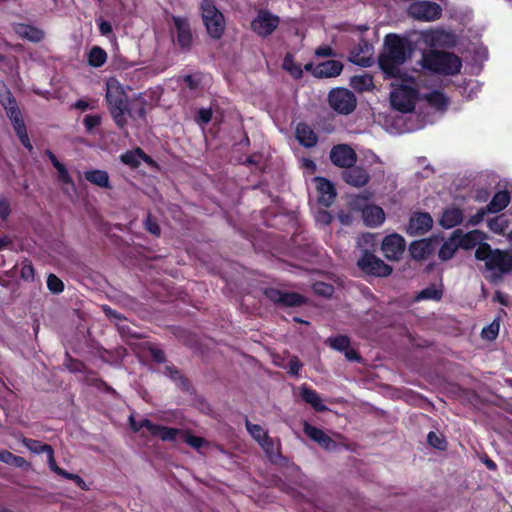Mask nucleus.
<instances>
[{
    "mask_svg": "<svg viewBox=\"0 0 512 512\" xmlns=\"http://www.w3.org/2000/svg\"><path fill=\"white\" fill-rule=\"evenodd\" d=\"M413 43L406 37L388 34L384 39V51L379 56V66L389 78L400 77V66L412 55Z\"/></svg>",
    "mask_w": 512,
    "mask_h": 512,
    "instance_id": "f257e3e1",
    "label": "nucleus"
},
{
    "mask_svg": "<svg viewBox=\"0 0 512 512\" xmlns=\"http://www.w3.org/2000/svg\"><path fill=\"white\" fill-rule=\"evenodd\" d=\"M476 259L485 262L489 272L488 280L497 283L502 280L504 274L512 271V255L500 249H491L487 243L479 244L475 251Z\"/></svg>",
    "mask_w": 512,
    "mask_h": 512,
    "instance_id": "f03ea898",
    "label": "nucleus"
},
{
    "mask_svg": "<svg viewBox=\"0 0 512 512\" xmlns=\"http://www.w3.org/2000/svg\"><path fill=\"white\" fill-rule=\"evenodd\" d=\"M420 64L424 70L442 76L457 75L462 68V60L458 55L437 49L425 50Z\"/></svg>",
    "mask_w": 512,
    "mask_h": 512,
    "instance_id": "7ed1b4c3",
    "label": "nucleus"
},
{
    "mask_svg": "<svg viewBox=\"0 0 512 512\" xmlns=\"http://www.w3.org/2000/svg\"><path fill=\"white\" fill-rule=\"evenodd\" d=\"M105 99L116 125L119 128H123V108L128 101V97L120 82L114 77H111L106 81Z\"/></svg>",
    "mask_w": 512,
    "mask_h": 512,
    "instance_id": "20e7f679",
    "label": "nucleus"
},
{
    "mask_svg": "<svg viewBox=\"0 0 512 512\" xmlns=\"http://www.w3.org/2000/svg\"><path fill=\"white\" fill-rule=\"evenodd\" d=\"M200 10L207 34L214 40H220L226 29L223 13L216 7L213 0H202Z\"/></svg>",
    "mask_w": 512,
    "mask_h": 512,
    "instance_id": "39448f33",
    "label": "nucleus"
},
{
    "mask_svg": "<svg viewBox=\"0 0 512 512\" xmlns=\"http://www.w3.org/2000/svg\"><path fill=\"white\" fill-rule=\"evenodd\" d=\"M330 108L339 115H349L357 106L355 94L344 87L332 88L327 98Z\"/></svg>",
    "mask_w": 512,
    "mask_h": 512,
    "instance_id": "423d86ee",
    "label": "nucleus"
},
{
    "mask_svg": "<svg viewBox=\"0 0 512 512\" xmlns=\"http://www.w3.org/2000/svg\"><path fill=\"white\" fill-rule=\"evenodd\" d=\"M280 17L269 10L261 9L251 21V30L262 38L270 36L279 26Z\"/></svg>",
    "mask_w": 512,
    "mask_h": 512,
    "instance_id": "0eeeda50",
    "label": "nucleus"
},
{
    "mask_svg": "<svg viewBox=\"0 0 512 512\" xmlns=\"http://www.w3.org/2000/svg\"><path fill=\"white\" fill-rule=\"evenodd\" d=\"M370 194L367 196H357L351 201V206L355 210L362 212L364 223L370 227H377L385 220V213L383 209L377 205H367L362 207L361 202L368 200Z\"/></svg>",
    "mask_w": 512,
    "mask_h": 512,
    "instance_id": "6e6552de",
    "label": "nucleus"
},
{
    "mask_svg": "<svg viewBox=\"0 0 512 512\" xmlns=\"http://www.w3.org/2000/svg\"><path fill=\"white\" fill-rule=\"evenodd\" d=\"M417 92L413 87L401 86L390 94L392 107L402 113L412 112L415 108Z\"/></svg>",
    "mask_w": 512,
    "mask_h": 512,
    "instance_id": "1a4fd4ad",
    "label": "nucleus"
},
{
    "mask_svg": "<svg viewBox=\"0 0 512 512\" xmlns=\"http://www.w3.org/2000/svg\"><path fill=\"white\" fill-rule=\"evenodd\" d=\"M3 92H0V103L3 106L7 117L10 119L13 128H26L22 112L16 98L11 91L3 85Z\"/></svg>",
    "mask_w": 512,
    "mask_h": 512,
    "instance_id": "9d476101",
    "label": "nucleus"
},
{
    "mask_svg": "<svg viewBox=\"0 0 512 512\" xmlns=\"http://www.w3.org/2000/svg\"><path fill=\"white\" fill-rule=\"evenodd\" d=\"M409 14L421 21H434L441 17V6L433 1H419L409 7Z\"/></svg>",
    "mask_w": 512,
    "mask_h": 512,
    "instance_id": "9b49d317",
    "label": "nucleus"
},
{
    "mask_svg": "<svg viewBox=\"0 0 512 512\" xmlns=\"http://www.w3.org/2000/svg\"><path fill=\"white\" fill-rule=\"evenodd\" d=\"M357 265L365 273L378 277L388 276L392 272V268L389 265L385 264L380 258L369 253V251H365L363 253V256L357 261Z\"/></svg>",
    "mask_w": 512,
    "mask_h": 512,
    "instance_id": "f8f14e48",
    "label": "nucleus"
},
{
    "mask_svg": "<svg viewBox=\"0 0 512 512\" xmlns=\"http://www.w3.org/2000/svg\"><path fill=\"white\" fill-rule=\"evenodd\" d=\"M148 106L146 98L141 94L128 99L123 108L124 126L127 124V116L138 124H140V121L145 122Z\"/></svg>",
    "mask_w": 512,
    "mask_h": 512,
    "instance_id": "ddd939ff",
    "label": "nucleus"
},
{
    "mask_svg": "<svg viewBox=\"0 0 512 512\" xmlns=\"http://www.w3.org/2000/svg\"><path fill=\"white\" fill-rule=\"evenodd\" d=\"M172 21L176 30V44L183 51H189L193 44V35L188 19L181 16H172Z\"/></svg>",
    "mask_w": 512,
    "mask_h": 512,
    "instance_id": "4468645a",
    "label": "nucleus"
},
{
    "mask_svg": "<svg viewBox=\"0 0 512 512\" xmlns=\"http://www.w3.org/2000/svg\"><path fill=\"white\" fill-rule=\"evenodd\" d=\"M331 162L340 168H351L357 161L356 152L347 144H338L330 151Z\"/></svg>",
    "mask_w": 512,
    "mask_h": 512,
    "instance_id": "2eb2a0df",
    "label": "nucleus"
},
{
    "mask_svg": "<svg viewBox=\"0 0 512 512\" xmlns=\"http://www.w3.org/2000/svg\"><path fill=\"white\" fill-rule=\"evenodd\" d=\"M381 250L388 260H398L405 250V240L398 234L386 236L382 241Z\"/></svg>",
    "mask_w": 512,
    "mask_h": 512,
    "instance_id": "dca6fc26",
    "label": "nucleus"
},
{
    "mask_svg": "<svg viewBox=\"0 0 512 512\" xmlns=\"http://www.w3.org/2000/svg\"><path fill=\"white\" fill-rule=\"evenodd\" d=\"M264 294L270 301L288 307L300 306L304 303V298L294 292H283L275 288H267Z\"/></svg>",
    "mask_w": 512,
    "mask_h": 512,
    "instance_id": "f3484780",
    "label": "nucleus"
},
{
    "mask_svg": "<svg viewBox=\"0 0 512 512\" xmlns=\"http://www.w3.org/2000/svg\"><path fill=\"white\" fill-rule=\"evenodd\" d=\"M432 225L433 219L429 213L416 212L411 215L406 231L410 235H422L428 232Z\"/></svg>",
    "mask_w": 512,
    "mask_h": 512,
    "instance_id": "a211bd4d",
    "label": "nucleus"
},
{
    "mask_svg": "<svg viewBox=\"0 0 512 512\" xmlns=\"http://www.w3.org/2000/svg\"><path fill=\"white\" fill-rule=\"evenodd\" d=\"M440 245L438 238L415 241L410 245V253L414 259L421 260L432 255Z\"/></svg>",
    "mask_w": 512,
    "mask_h": 512,
    "instance_id": "6ab92c4d",
    "label": "nucleus"
},
{
    "mask_svg": "<svg viewBox=\"0 0 512 512\" xmlns=\"http://www.w3.org/2000/svg\"><path fill=\"white\" fill-rule=\"evenodd\" d=\"M304 433L325 450L331 451L337 448V443L329 435L322 429L314 427L307 422L304 423Z\"/></svg>",
    "mask_w": 512,
    "mask_h": 512,
    "instance_id": "aec40b11",
    "label": "nucleus"
},
{
    "mask_svg": "<svg viewBox=\"0 0 512 512\" xmlns=\"http://www.w3.org/2000/svg\"><path fill=\"white\" fill-rule=\"evenodd\" d=\"M342 178L348 185L360 188L369 182L370 175L366 169L359 166H352L343 171Z\"/></svg>",
    "mask_w": 512,
    "mask_h": 512,
    "instance_id": "412c9836",
    "label": "nucleus"
},
{
    "mask_svg": "<svg viewBox=\"0 0 512 512\" xmlns=\"http://www.w3.org/2000/svg\"><path fill=\"white\" fill-rule=\"evenodd\" d=\"M343 67V63L339 60L323 61L316 65L314 77L319 79L337 77L341 74Z\"/></svg>",
    "mask_w": 512,
    "mask_h": 512,
    "instance_id": "4be33fe9",
    "label": "nucleus"
},
{
    "mask_svg": "<svg viewBox=\"0 0 512 512\" xmlns=\"http://www.w3.org/2000/svg\"><path fill=\"white\" fill-rule=\"evenodd\" d=\"M22 443L32 453H35V454L45 453L47 455L48 465L51 470H53L54 467L57 465L55 458H54L53 448L50 445L44 444L38 440H33V439H28V438H24Z\"/></svg>",
    "mask_w": 512,
    "mask_h": 512,
    "instance_id": "5701e85b",
    "label": "nucleus"
},
{
    "mask_svg": "<svg viewBox=\"0 0 512 512\" xmlns=\"http://www.w3.org/2000/svg\"><path fill=\"white\" fill-rule=\"evenodd\" d=\"M121 161L131 168H137L141 161H144L151 167H156V162L151 157L146 155L140 148H136L121 155Z\"/></svg>",
    "mask_w": 512,
    "mask_h": 512,
    "instance_id": "b1692460",
    "label": "nucleus"
},
{
    "mask_svg": "<svg viewBox=\"0 0 512 512\" xmlns=\"http://www.w3.org/2000/svg\"><path fill=\"white\" fill-rule=\"evenodd\" d=\"M315 181L320 194V202L326 207L330 206L336 197V189L333 183L323 177H316Z\"/></svg>",
    "mask_w": 512,
    "mask_h": 512,
    "instance_id": "393cba45",
    "label": "nucleus"
},
{
    "mask_svg": "<svg viewBox=\"0 0 512 512\" xmlns=\"http://www.w3.org/2000/svg\"><path fill=\"white\" fill-rule=\"evenodd\" d=\"M144 425L152 435L158 436L163 441H174L177 435L181 433L179 429L156 425L151 421H145Z\"/></svg>",
    "mask_w": 512,
    "mask_h": 512,
    "instance_id": "a878e982",
    "label": "nucleus"
},
{
    "mask_svg": "<svg viewBox=\"0 0 512 512\" xmlns=\"http://www.w3.org/2000/svg\"><path fill=\"white\" fill-rule=\"evenodd\" d=\"M15 31L21 38L34 43L41 42L45 37V33L41 29L30 24L20 23L15 28Z\"/></svg>",
    "mask_w": 512,
    "mask_h": 512,
    "instance_id": "bb28decb",
    "label": "nucleus"
},
{
    "mask_svg": "<svg viewBox=\"0 0 512 512\" xmlns=\"http://www.w3.org/2000/svg\"><path fill=\"white\" fill-rule=\"evenodd\" d=\"M462 220V210L457 207L451 206L444 209L442 216L439 220V223L442 227L449 229L460 224Z\"/></svg>",
    "mask_w": 512,
    "mask_h": 512,
    "instance_id": "cd10ccee",
    "label": "nucleus"
},
{
    "mask_svg": "<svg viewBox=\"0 0 512 512\" xmlns=\"http://www.w3.org/2000/svg\"><path fill=\"white\" fill-rule=\"evenodd\" d=\"M458 233H460V230L454 231L453 235L439 248L438 256L441 260L447 261L454 256L455 252L459 248Z\"/></svg>",
    "mask_w": 512,
    "mask_h": 512,
    "instance_id": "c85d7f7f",
    "label": "nucleus"
},
{
    "mask_svg": "<svg viewBox=\"0 0 512 512\" xmlns=\"http://www.w3.org/2000/svg\"><path fill=\"white\" fill-rule=\"evenodd\" d=\"M484 239V234L479 230H473L466 234L458 233L459 247L463 249H472L477 244H482L481 241Z\"/></svg>",
    "mask_w": 512,
    "mask_h": 512,
    "instance_id": "c756f323",
    "label": "nucleus"
},
{
    "mask_svg": "<svg viewBox=\"0 0 512 512\" xmlns=\"http://www.w3.org/2000/svg\"><path fill=\"white\" fill-rule=\"evenodd\" d=\"M58 174V180L62 183L63 192L69 197L72 198L76 194V186L71 178L68 170L65 165L61 168L56 169Z\"/></svg>",
    "mask_w": 512,
    "mask_h": 512,
    "instance_id": "7c9ffc66",
    "label": "nucleus"
},
{
    "mask_svg": "<svg viewBox=\"0 0 512 512\" xmlns=\"http://www.w3.org/2000/svg\"><path fill=\"white\" fill-rule=\"evenodd\" d=\"M301 397L306 403L310 404L316 411L327 410V407L322 403V399L316 391L307 387H302Z\"/></svg>",
    "mask_w": 512,
    "mask_h": 512,
    "instance_id": "2f4dec72",
    "label": "nucleus"
},
{
    "mask_svg": "<svg viewBox=\"0 0 512 512\" xmlns=\"http://www.w3.org/2000/svg\"><path fill=\"white\" fill-rule=\"evenodd\" d=\"M349 84L358 92L370 91L374 87L373 78L369 74L355 75L351 77Z\"/></svg>",
    "mask_w": 512,
    "mask_h": 512,
    "instance_id": "473e14b6",
    "label": "nucleus"
},
{
    "mask_svg": "<svg viewBox=\"0 0 512 512\" xmlns=\"http://www.w3.org/2000/svg\"><path fill=\"white\" fill-rule=\"evenodd\" d=\"M510 202V195L507 191L496 193L487 206V211L496 213L503 210Z\"/></svg>",
    "mask_w": 512,
    "mask_h": 512,
    "instance_id": "72a5a7b5",
    "label": "nucleus"
},
{
    "mask_svg": "<svg viewBox=\"0 0 512 512\" xmlns=\"http://www.w3.org/2000/svg\"><path fill=\"white\" fill-rule=\"evenodd\" d=\"M87 61L90 66L99 68L106 63L107 53L103 48L93 46L88 53Z\"/></svg>",
    "mask_w": 512,
    "mask_h": 512,
    "instance_id": "f704fd0d",
    "label": "nucleus"
},
{
    "mask_svg": "<svg viewBox=\"0 0 512 512\" xmlns=\"http://www.w3.org/2000/svg\"><path fill=\"white\" fill-rule=\"evenodd\" d=\"M282 67L294 79H301L303 77V69L300 64L296 63L291 53H287L283 59Z\"/></svg>",
    "mask_w": 512,
    "mask_h": 512,
    "instance_id": "c9c22d12",
    "label": "nucleus"
},
{
    "mask_svg": "<svg viewBox=\"0 0 512 512\" xmlns=\"http://www.w3.org/2000/svg\"><path fill=\"white\" fill-rule=\"evenodd\" d=\"M85 178L92 184L99 187L109 188V176L108 173L102 170H92L85 173Z\"/></svg>",
    "mask_w": 512,
    "mask_h": 512,
    "instance_id": "e433bc0d",
    "label": "nucleus"
},
{
    "mask_svg": "<svg viewBox=\"0 0 512 512\" xmlns=\"http://www.w3.org/2000/svg\"><path fill=\"white\" fill-rule=\"evenodd\" d=\"M427 99L430 105L435 107L437 110H446L449 105V99L441 91L431 92Z\"/></svg>",
    "mask_w": 512,
    "mask_h": 512,
    "instance_id": "4c0bfd02",
    "label": "nucleus"
},
{
    "mask_svg": "<svg viewBox=\"0 0 512 512\" xmlns=\"http://www.w3.org/2000/svg\"><path fill=\"white\" fill-rule=\"evenodd\" d=\"M325 343L334 350L344 352L350 346V339L345 335H338L327 338Z\"/></svg>",
    "mask_w": 512,
    "mask_h": 512,
    "instance_id": "58836bf2",
    "label": "nucleus"
},
{
    "mask_svg": "<svg viewBox=\"0 0 512 512\" xmlns=\"http://www.w3.org/2000/svg\"><path fill=\"white\" fill-rule=\"evenodd\" d=\"M509 226V221L504 215L496 216L488 221L489 229L496 234H503Z\"/></svg>",
    "mask_w": 512,
    "mask_h": 512,
    "instance_id": "ea45409f",
    "label": "nucleus"
},
{
    "mask_svg": "<svg viewBox=\"0 0 512 512\" xmlns=\"http://www.w3.org/2000/svg\"><path fill=\"white\" fill-rule=\"evenodd\" d=\"M296 138L305 147H313L318 139L314 130H296Z\"/></svg>",
    "mask_w": 512,
    "mask_h": 512,
    "instance_id": "a19ab883",
    "label": "nucleus"
},
{
    "mask_svg": "<svg viewBox=\"0 0 512 512\" xmlns=\"http://www.w3.org/2000/svg\"><path fill=\"white\" fill-rule=\"evenodd\" d=\"M213 111L212 108H200L194 115L196 124L203 126L208 124L212 119Z\"/></svg>",
    "mask_w": 512,
    "mask_h": 512,
    "instance_id": "79ce46f5",
    "label": "nucleus"
},
{
    "mask_svg": "<svg viewBox=\"0 0 512 512\" xmlns=\"http://www.w3.org/2000/svg\"><path fill=\"white\" fill-rule=\"evenodd\" d=\"M47 287L50 292L59 294L64 290V283L55 274H49L47 278Z\"/></svg>",
    "mask_w": 512,
    "mask_h": 512,
    "instance_id": "37998d69",
    "label": "nucleus"
},
{
    "mask_svg": "<svg viewBox=\"0 0 512 512\" xmlns=\"http://www.w3.org/2000/svg\"><path fill=\"white\" fill-rule=\"evenodd\" d=\"M442 297V291L437 289L435 286H430L423 289L417 299H431V300H440Z\"/></svg>",
    "mask_w": 512,
    "mask_h": 512,
    "instance_id": "c03bdc74",
    "label": "nucleus"
},
{
    "mask_svg": "<svg viewBox=\"0 0 512 512\" xmlns=\"http://www.w3.org/2000/svg\"><path fill=\"white\" fill-rule=\"evenodd\" d=\"M52 471H54L56 474L65 479L74 481L81 488L85 486V482L80 476L73 473H69L64 469L60 468L58 465H56Z\"/></svg>",
    "mask_w": 512,
    "mask_h": 512,
    "instance_id": "a18cd8bd",
    "label": "nucleus"
},
{
    "mask_svg": "<svg viewBox=\"0 0 512 512\" xmlns=\"http://www.w3.org/2000/svg\"><path fill=\"white\" fill-rule=\"evenodd\" d=\"M246 427L251 436L259 443L263 439H265L268 435L264 431V429L257 424H251L249 421H246Z\"/></svg>",
    "mask_w": 512,
    "mask_h": 512,
    "instance_id": "49530a36",
    "label": "nucleus"
},
{
    "mask_svg": "<svg viewBox=\"0 0 512 512\" xmlns=\"http://www.w3.org/2000/svg\"><path fill=\"white\" fill-rule=\"evenodd\" d=\"M371 49V45L364 39H361V41L359 42L358 46L355 47L353 49V51L351 52L353 57L355 58L354 59V62L358 63V64H364V59H358L357 57L360 56L361 53H365V52H369Z\"/></svg>",
    "mask_w": 512,
    "mask_h": 512,
    "instance_id": "de8ad7c7",
    "label": "nucleus"
},
{
    "mask_svg": "<svg viewBox=\"0 0 512 512\" xmlns=\"http://www.w3.org/2000/svg\"><path fill=\"white\" fill-rule=\"evenodd\" d=\"M499 333V323L493 321L487 327H484L481 332V336L487 340H494Z\"/></svg>",
    "mask_w": 512,
    "mask_h": 512,
    "instance_id": "09e8293b",
    "label": "nucleus"
},
{
    "mask_svg": "<svg viewBox=\"0 0 512 512\" xmlns=\"http://www.w3.org/2000/svg\"><path fill=\"white\" fill-rule=\"evenodd\" d=\"M427 441L432 447L437 448L439 450H444L447 445L445 439L435 432H430L428 434Z\"/></svg>",
    "mask_w": 512,
    "mask_h": 512,
    "instance_id": "8fccbe9b",
    "label": "nucleus"
},
{
    "mask_svg": "<svg viewBox=\"0 0 512 512\" xmlns=\"http://www.w3.org/2000/svg\"><path fill=\"white\" fill-rule=\"evenodd\" d=\"M185 442L196 450L203 447L206 441L201 437H196L188 432L183 433Z\"/></svg>",
    "mask_w": 512,
    "mask_h": 512,
    "instance_id": "3c124183",
    "label": "nucleus"
},
{
    "mask_svg": "<svg viewBox=\"0 0 512 512\" xmlns=\"http://www.w3.org/2000/svg\"><path fill=\"white\" fill-rule=\"evenodd\" d=\"M261 447L264 449L266 454L270 459L274 458L277 454V449L275 448V445L273 441L267 436L265 439L259 442Z\"/></svg>",
    "mask_w": 512,
    "mask_h": 512,
    "instance_id": "603ef678",
    "label": "nucleus"
},
{
    "mask_svg": "<svg viewBox=\"0 0 512 512\" xmlns=\"http://www.w3.org/2000/svg\"><path fill=\"white\" fill-rule=\"evenodd\" d=\"M96 23L98 25L99 32L102 36H109L113 33V27L112 24L104 20L102 17L96 20Z\"/></svg>",
    "mask_w": 512,
    "mask_h": 512,
    "instance_id": "864d4df0",
    "label": "nucleus"
},
{
    "mask_svg": "<svg viewBox=\"0 0 512 512\" xmlns=\"http://www.w3.org/2000/svg\"><path fill=\"white\" fill-rule=\"evenodd\" d=\"M374 245V235L367 233L363 234L358 240V246L363 248L364 252L368 251Z\"/></svg>",
    "mask_w": 512,
    "mask_h": 512,
    "instance_id": "5fc2aeb1",
    "label": "nucleus"
},
{
    "mask_svg": "<svg viewBox=\"0 0 512 512\" xmlns=\"http://www.w3.org/2000/svg\"><path fill=\"white\" fill-rule=\"evenodd\" d=\"M101 123V116L99 114L86 115L83 119L85 128H96Z\"/></svg>",
    "mask_w": 512,
    "mask_h": 512,
    "instance_id": "6e6d98bb",
    "label": "nucleus"
},
{
    "mask_svg": "<svg viewBox=\"0 0 512 512\" xmlns=\"http://www.w3.org/2000/svg\"><path fill=\"white\" fill-rule=\"evenodd\" d=\"M11 213L10 202L8 199L0 198V219L6 221Z\"/></svg>",
    "mask_w": 512,
    "mask_h": 512,
    "instance_id": "4d7b16f0",
    "label": "nucleus"
},
{
    "mask_svg": "<svg viewBox=\"0 0 512 512\" xmlns=\"http://www.w3.org/2000/svg\"><path fill=\"white\" fill-rule=\"evenodd\" d=\"M302 367V363L300 362L297 356H292L288 361V369L289 373L298 376V373Z\"/></svg>",
    "mask_w": 512,
    "mask_h": 512,
    "instance_id": "13d9d810",
    "label": "nucleus"
},
{
    "mask_svg": "<svg viewBox=\"0 0 512 512\" xmlns=\"http://www.w3.org/2000/svg\"><path fill=\"white\" fill-rule=\"evenodd\" d=\"M145 227L151 234L156 236L160 235V227L157 222L152 219L150 214L145 220Z\"/></svg>",
    "mask_w": 512,
    "mask_h": 512,
    "instance_id": "bf43d9fd",
    "label": "nucleus"
},
{
    "mask_svg": "<svg viewBox=\"0 0 512 512\" xmlns=\"http://www.w3.org/2000/svg\"><path fill=\"white\" fill-rule=\"evenodd\" d=\"M21 278L24 280L34 279V268L30 263L24 264L21 268Z\"/></svg>",
    "mask_w": 512,
    "mask_h": 512,
    "instance_id": "052dcab7",
    "label": "nucleus"
},
{
    "mask_svg": "<svg viewBox=\"0 0 512 512\" xmlns=\"http://www.w3.org/2000/svg\"><path fill=\"white\" fill-rule=\"evenodd\" d=\"M315 55L318 57H332V56H335V52L330 46L323 45V46H319L315 50Z\"/></svg>",
    "mask_w": 512,
    "mask_h": 512,
    "instance_id": "680f3d73",
    "label": "nucleus"
},
{
    "mask_svg": "<svg viewBox=\"0 0 512 512\" xmlns=\"http://www.w3.org/2000/svg\"><path fill=\"white\" fill-rule=\"evenodd\" d=\"M18 132V138L20 142L29 150L31 151L33 149L32 144L29 140V137L27 135V130H17Z\"/></svg>",
    "mask_w": 512,
    "mask_h": 512,
    "instance_id": "e2e57ef3",
    "label": "nucleus"
},
{
    "mask_svg": "<svg viewBox=\"0 0 512 512\" xmlns=\"http://www.w3.org/2000/svg\"><path fill=\"white\" fill-rule=\"evenodd\" d=\"M150 354L153 360H155L158 363H162L165 361V354L164 352L156 347L150 348Z\"/></svg>",
    "mask_w": 512,
    "mask_h": 512,
    "instance_id": "0e129e2a",
    "label": "nucleus"
},
{
    "mask_svg": "<svg viewBox=\"0 0 512 512\" xmlns=\"http://www.w3.org/2000/svg\"><path fill=\"white\" fill-rule=\"evenodd\" d=\"M72 107L81 111H87L89 109H93L94 105L86 100L79 99L72 105Z\"/></svg>",
    "mask_w": 512,
    "mask_h": 512,
    "instance_id": "69168bd1",
    "label": "nucleus"
},
{
    "mask_svg": "<svg viewBox=\"0 0 512 512\" xmlns=\"http://www.w3.org/2000/svg\"><path fill=\"white\" fill-rule=\"evenodd\" d=\"M315 290L317 293L325 295V296H329L332 293V287L327 284H324V283L316 284Z\"/></svg>",
    "mask_w": 512,
    "mask_h": 512,
    "instance_id": "338daca9",
    "label": "nucleus"
},
{
    "mask_svg": "<svg viewBox=\"0 0 512 512\" xmlns=\"http://www.w3.org/2000/svg\"><path fill=\"white\" fill-rule=\"evenodd\" d=\"M10 465L18 467V468H24V467L29 466L28 462L23 457L16 456V455H13Z\"/></svg>",
    "mask_w": 512,
    "mask_h": 512,
    "instance_id": "774afa93",
    "label": "nucleus"
}]
</instances>
